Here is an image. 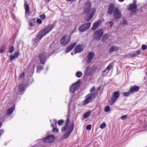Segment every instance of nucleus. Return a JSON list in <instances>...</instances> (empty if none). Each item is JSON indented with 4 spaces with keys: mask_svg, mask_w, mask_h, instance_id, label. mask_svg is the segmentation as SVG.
Masks as SVG:
<instances>
[{
    "mask_svg": "<svg viewBox=\"0 0 147 147\" xmlns=\"http://www.w3.org/2000/svg\"><path fill=\"white\" fill-rule=\"evenodd\" d=\"M69 118L67 116L65 125L64 127H62L61 129V131L62 132L65 131L69 129V130L66 131L63 136V138L64 139L67 138L74 130V122L73 121L70 125L69 126Z\"/></svg>",
    "mask_w": 147,
    "mask_h": 147,
    "instance_id": "1",
    "label": "nucleus"
},
{
    "mask_svg": "<svg viewBox=\"0 0 147 147\" xmlns=\"http://www.w3.org/2000/svg\"><path fill=\"white\" fill-rule=\"evenodd\" d=\"M140 89V87L136 85L131 86L128 91L124 93L123 95L126 97L128 96L130 94H134L135 92H138Z\"/></svg>",
    "mask_w": 147,
    "mask_h": 147,
    "instance_id": "2",
    "label": "nucleus"
},
{
    "mask_svg": "<svg viewBox=\"0 0 147 147\" xmlns=\"http://www.w3.org/2000/svg\"><path fill=\"white\" fill-rule=\"evenodd\" d=\"M86 98L83 101V105H85L88 104L92 102L95 98L96 96L95 93H90L88 94L86 96Z\"/></svg>",
    "mask_w": 147,
    "mask_h": 147,
    "instance_id": "3",
    "label": "nucleus"
},
{
    "mask_svg": "<svg viewBox=\"0 0 147 147\" xmlns=\"http://www.w3.org/2000/svg\"><path fill=\"white\" fill-rule=\"evenodd\" d=\"M55 139V136L53 134H51L50 136H47L45 138H43L40 140H42V142L44 143H51L54 142Z\"/></svg>",
    "mask_w": 147,
    "mask_h": 147,
    "instance_id": "4",
    "label": "nucleus"
},
{
    "mask_svg": "<svg viewBox=\"0 0 147 147\" xmlns=\"http://www.w3.org/2000/svg\"><path fill=\"white\" fill-rule=\"evenodd\" d=\"M88 13L86 15L84 20L86 22L89 21L93 17L95 13V8H92L90 12H87Z\"/></svg>",
    "mask_w": 147,
    "mask_h": 147,
    "instance_id": "5",
    "label": "nucleus"
},
{
    "mask_svg": "<svg viewBox=\"0 0 147 147\" xmlns=\"http://www.w3.org/2000/svg\"><path fill=\"white\" fill-rule=\"evenodd\" d=\"M91 24V23L88 22L82 25L79 28V31L81 32L85 31L90 28Z\"/></svg>",
    "mask_w": 147,
    "mask_h": 147,
    "instance_id": "6",
    "label": "nucleus"
},
{
    "mask_svg": "<svg viewBox=\"0 0 147 147\" xmlns=\"http://www.w3.org/2000/svg\"><path fill=\"white\" fill-rule=\"evenodd\" d=\"M91 7L90 1H86L84 4V13L89 12Z\"/></svg>",
    "mask_w": 147,
    "mask_h": 147,
    "instance_id": "7",
    "label": "nucleus"
},
{
    "mask_svg": "<svg viewBox=\"0 0 147 147\" xmlns=\"http://www.w3.org/2000/svg\"><path fill=\"white\" fill-rule=\"evenodd\" d=\"M39 59L40 63L44 64L47 59V56L45 52L40 53L39 55Z\"/></svg>",
    "mask_w": 147,
    "mask_h": 147,
    "instance_id": "8",
    "label": "nucleus"
},
{
    "mask_svg": "<svg viewBox=\"0 0 147 147\" xmlns=\"http://www.w3.org/2000/svg\"><path fill=\"white\" fill-rule=\"evenodd\" d=\"M120 94L118 91H115L114 92L113 96L110 98L111 101L112 105L115 103L117 98L119 97Z\"/></svg>",
    "mask_w": 147,
    "mask_h": 147,
    "instance_id": "9",
    "label": "nucleus"
},
{
    "mask_svg": "<svg viewBox=\"0 0 147 147\" xmlns=\"http://www.w3.org/2000/svg\"><path fill=\"white\" fill-rule=\"evenodd\" d=\"M113 14L114 18L116 19L120 18L121 16V13L117 7L115 8Z\"/></svg>",
    "mask_w": 147,
    "mask_h": 147,
    "instance_id": "10",
    "label": "nucleus"
},
{
    "mask_svg": "<svg viewBox=\"0 0 147 147\" xmlns=\"http://www.w3.org/2000/svg\"><path fill=\"white\" fill-rule=\"evenodd\" d=\"M116 8L115 4L112 3H110L108 9V13L110 15H112Z\"/></svg>",
    "mask_w": 147,
    "mask_h": 147,
    "instance_id": "11",
    "label": "nucleus"
},
{
    "mask_svg": "<svg viewBox=\"0 0 147 147\" xmlns=\"http://www.w3.org/2000/svg\"><path fill=\"white\" fill-rule=\"evenodd\" d=\"M71 37H62L60 41V43L62 45H66L69 42Z\"/></svg>",
    "mask_w": 147,
    "mask_h": 147,
    "instance_id": "12",
    "label": "nucleus"
},
{
    "mask_svg": "<svg viewBox=\"0 0 147 147\" xmlns=\"http://www.w3.org/2000/svg\"><path fill=\"white\" fill-rule=\"evenodd\" d=\"M84 50V49L82 48V46L81 45H77L74 48V51L75 54L77 53H80Z\"/></svg>",
    "mask_w": 147,
    "mask_h": 147,
    "instance_id": "13",
    "label": "nucleus"
},
{
    "mask_svg": "<svg viewBox=\"0 0 147 147\" xmlns=\"http://www.w3.org/2000/svg\"><path fill=\"white\" fill-rule=\"evenodd\" d=\"M94 54L92 52H90L88 54L87 56L88 58L87 63L88 64H89L91 62L94 57Z\"/></svg>",
    "mask_w": 147,
    "mask_h": 147,
    "instance_id": "14",
    "label": "nucleus"
},
{
    "mask_svg": "<svg viewBox=\"0 0 147 147\" xmlns=\"http://www.w3.org/2000/svg\"><path fill=\"white\" fill-rule=\"evenodd\" d=\"M55 22H54L52 24H50L45 26L44 28L47 33H48L53 29V27L55 25Z\"/></svg>",
    "mask_w": 147,
    "mask_h": 147,
    "instance_id": "15",
    "label": "nucleus"
},
{
    "mask_svg": "<svg viewBox=\"0 0 147 147\" xmlns=\"http://www.w3.org/2000/svg\"><path fill=\"white\" fill-rule=\"evenodd\" d=\"M25 84H21L19 86L18 88L19 93L20 95L22 94L24 92L26 89Z\"/></svg>",
    "mask_w": 147,
    "mask_h": 147,
    "instance_id": "16",
    "label": "nucleus"
},
{
    "mask_svg": "<svg viewBox=\"0 0 147 147\" xmlns=\"http://www.w3.org/2000/svg\"><path fill=\"white\" fill-rule=\"evenodd\" d=\"M102 23V21L100 20H98L94 23L92 29L94 30L97 29L98 26H100V24Z\"/></svg>",
    "mask_w": 147,
    "mask_h": 147,
    "instance_id": "17",
    "label": "nucleus"
},
{
    "mask_svg": "<svg viewBox=\"0 0 147 147\" xmlns=\"http://www.w3.org/2000/svg\"><path fill=\"white\" fill-rule=\"evenodd\" d=\"M15 107H11L7 111L6 113L5 114H4L3 116V117L5 118L7 116H9L12 113L13 111L15 109Z\"/></svg>",
    "mask_w": 147,
    "mask_h": 147,
    "instance_id": "18",
    "label": "nucleus"
},
{
    "mask_svg": "<svg viewBox=\"0 0 147 147\" xmlns=\"http://www.w3.org/2000/svg\"><path fill=\"white\" fill-rule=\"evenodd\" d=\"M103 33V30L102 29H98L94 32L95 37H101Z\"/></svg>",
    "mask_w": 147,
    "mask_h": 147,
    "instance_id": "19",
    "label": "nucleus"
},
{
    "mask_svg": "<svg viewBox=\"0 0 147 147\" xmlns=\"http://www.w3.org/2000/svg\"><path fill=\"white\" fill-rule=\"evenodd\" d=\"M137 7V5L130 4L128 8V9L132 12H135L136 11Z\"/></svg>",
    "mask_w": 147,
    "mask_h": 147,
    "instance_id": "20",
    "label": "nucleus"
},
{
    "mask_svg": "<svg viewBox=\"0 0 147 147\" xmlns=\"http://www.w3.org/2000/svg\"><path fill=\"white\" fill-rule=\"evenodd\" d=\"M53 44H51L50 47L49 48V52L48 54L49 55H50L53 53H54L56 49L55 47H51L52 46Z\"/></svg>",
    "mask_w": 147,
    "mask_h": 147,
    "instance_id": "21",
    "label": "nucleus"
},
{
    "mask_svg": "<svg viewBox=\"0 0 147 147\" xmlns=\"http://www.w3.org/2000/svg\"><path fill=\"white\" fill-rule=\"evenodd\" d=\"M77 44V42H74L71 45H70L66 49L65 52L67 53H68L70 52L71 50H72L75 47Z\"/></svg>",
    "mask_w": 147,
    "mask_h": 147,
    "instance_id": "22",
    "label": "nucleus"
},
{
    "mask_svg": "<svg viewBox=\"0 0 147 147\" xmlns=\"http://www.w3.org/2000/svg\"><path fill=\"white\" fill-rule=\"evenodd\" d=\"M47 33V32L45 31L44 29L40 31L38 33V35H37L36 37H44L45 36Z\"/></svg>",
    "mask_w": 147,
    "mask_h": 147,
    "instance_id": "23",
    "label": "nucleus"
},
{
    "mask_svg": "<svg viewBox=\"0 0 147 147\" xmlns=\"http://www.w3.org/2000/svg\"><path fill=\"white\" fill-rule=\"evenodd\" d=\"M19 55V54L18 51L16 52L13 55H11L9 57L10 61H11L13 60L14 59L17 58L18 57Z\"/></svg>",
    "mask_w": 147,
    "mask_h": 147,
    "instance_id": "24",
    "label": "nucleus"
},
{
    "mask_svg": "<svg viewBox=\"0 0 147 147\" xmlns=\"http://www.w3.org/2000/svg\"><path fill=\"white\" fill-rule=\"evenodd\" d=\"M119 49V47L118 46H112L111 47L109 50V52H112L114 51H117Z\"/></svg>",
    "mask_w": 147,
    "mask_h": 147,
    "instance_id": "25",
    "label": "nucleus"
},
{
    "mask_svg": "<svg viewBox=\"0 0 147 147\" xmlns=\"http://www.w3.org/2000/svg\"><path fill=\"white\" fill-rule=\"evenodd\" d=\"M24 7L25 10V14L28 13L29 11V6L27 4V2L26 1H24Z\"/></svg>",
    "mask_w": 147,
    "mask_h": 147,
    "instance_id": "26",
    "label": "nucleus"
},
{
    "mask_svg": "<svg viewBox=\"0 0 147 147\" xmlns=\"http://www.w3.org/2000/svg\"><path fill=\"white\" fill-rule=\"evenodd\" d=\"M81 82L80 79L78 80L77 82L72 84V86H74L75 87L77 88L80 85Z\"/></svg>",
    "mask_w": 147,
    "mask_h": 147,
    "instance_id": "27",
    "label": "nucleus"
},
{
    "mask_svg": "<svg viewBox=\"0 0 147 147\" xmlns=\"http://www.w3.org/2000/svg\"><path fill=\"white\" fill-rule=\"evenodd\" d=\"M77 88H76L74 86H72V85H71L70 86V90L69 91L70 92L74 94V93L75 92Z\"/></svg>",
    "mask_w": 147,
    "mask_h": 147,
    "instance_id": "28",
    "label": "nucleus"
},
{
    "mask_svg": "<svg viewBox=\"0 0 147 147\" xmlns=\"http://www.w3.org/2000/svg\"><path fill=\"white\" fill-rule=\"evenodd\" d=\"M6 49V46L5 44H3L1 46L0 49V53H3V52L5 51Z\"/></svg>",
    "mask_w": 147,
    "mask_h": 147,
    "instance_id": "29",
    "label": "nucleus"
},
{
    "mask_svg": "<svg viewBox=\"0 0 147 147\" xmlns=\"http://www.w3.org/2000/svg\"><path fill=\"white\" fill-rule=\"evenodd\" d=\"M44 66L42 65H39L37 67L36 72L38 73L41 71L43 69Z\"/></svg>",
    "mask_w": 147,
    "mask_h": 147,
    "instance_id": "30",
    "label": "nucleus"
},
{
    "mask_svg": "<svg viewBox=\"0 0 147 147\" xmlns=\"http://www.w3.org/2000/svg\"><path fill=\"white\" fill-rule=\"evenodd\" d=\"M91 111L90 110H88L87 112L85 113L84 115L83 116L84 118H88L90 115Z\"/></svg>",
    "mask_w": 147,
    "mask_h": 147,
    "instance_id": "31",
    "label": "nucleus"
},
{
    "mask_svg": "<svg viewBox=\"0 0 147 147\" xmlns=\"http://www.w3.org/2000/svg\"><path fill=\"white\" fill-rule=\"evenodd\" d=\"M140 54V51L139 50H138L136 51H134L132 55L131 56V57H135L136 56Z\"/></svg>",
    "mask_w": 147,
    "mask_h": 147,
    "instance_id": "32",
    "label": "nucleus"
},
{
    "mask_svg": "<svg viewBox=\"0 0 147 147\" xmlns=\"http://www.w3.org/2000/svg\"><path fill=\"white\" fill-rule=\"evenodd\" d=\"M42 37H35L34 39H33V41L36 43H38Z\"/></svg>",
    "mask_w": 147,
    "mask_h": 147,
    "instance_id": "33",
    "label": "nucleus"
},
{
    "mask_svg": "<svg viewBox=\"0 0 147 147\" xmlns=\"http://www.w3.org/2000/svg\"><path fill=\"white\" fill-rule=\"evenodd\" d=\"M90 68L89 66H87L86 69L85 71V73L84 74V76H85V75H86V76H88L89 75V73H88V71H90Z\"/></svg>",
    "mask_w": 147,
    "mask_h": 147,
    "instance_id": "34",
    "label": "nucleus"
},
{
    "mask_svg": "<svg viewBox=\"0 0 147 147\" xmlns=\"http://www.w3.org/2000/svg\"><path fill=\"white\" fill-rule=\"evenodd\" d=\"M82 75V73L81 71H78L76 73V76L78 78H80Z\"/></svg>",
    "mask_w": 147,
    "mask_h": 147,
    "instance_id": "35",
    "label": "nucleus"
},
{
    "mask_svg": "<svg viewBox=\"0 0 147 147\" xmlns=\"http://www.w3.org/2000/svg\"><path fill=\"white\" fill-rule=\"evenodd\" d=\"M113 67L112 64L111 63H110L109 65L106 68V69L110 71V70Z\"/></svg>",
    "mask_w": 147,
    "mask_h": 147,
    "instance_id": "36",
    "label": "nucleus"
},
{
    "mask_svg": "<svg viewBox=\"0 0 147 147\" xmlns=\"http://www.w3.org/2000/svg\"><path fill=\"white\" fill-rule=\"evenodd\" d=\"M14 49V47L13 46H11L9 48V52L10 53H12Z\"/></svg>",
    "mask_w": 147,
    "mask_h": 147,
    "instance_id": "37",
    "label": "nucleus"
},
{
    "mask_svg": "<svg viewBox=\"0 0 147 147\" xmlns=\"http://www.w3.org/2000/svg\"><path fill=\"white\" fill-rule=\"evenodd\" d=\"M34 69H31L30 70V72H29L30 74L29 75V77H31L32 76L33 73H34Z\"/></svg>",
    "mask_w": 147,
    "mask_h": 147,
    "instance_id": "38",
    "label": "nucleus"
},
{
    "mask_svg": "<svg viewBox=\"0 0 147 147\" xmlns=\"http://www.w3.org/2000/svg\"><path fill=\"white\" fill-rule=\"evenodd\" d=\"M106 126V124L105 122H104L101 124L100 125V127L102 129H103Z\"/></svg>",
    "mask_w": 147,
    "mask_h": 147,
    "instance_id": "39",
    "label": "nucleus"
},
{
    "mask_svg": "<svg viewBox=\"0 0 147 147\" xmlns=\"http://www.w3.org/2000/svg\"><path fill=\"white\" fill-rule=\"evenodd\" d=\"M104 111L106 112H108L110 111V107L108 106H107L105 107Z\"/></svg>",
    "mask_w": 147,
    "mask_h": 147,
    "instance_id": "40",
    "label": "nucleus"
},
{
    "mask_svg": "<svg viewBox=\"0 0 147 147\" xmlns=\"http://www.w3.org/2000/svg\"><path fill=\"white\" fill-rule=\"evenodd\" d=\"M92 125L91 124L87 125L86 127V129L88 130H90L91 129Z\"/></svg>",
    "mask_w": 147,
    "mask_h": 147,
    "instance_id": "41",
    "label": "nucleus"
},
{
    "mask_svg": "<svg viewBox=\"0 0 147 147\" xmlns=\"http://www.w3.org/2000/svg\"><path fill=\"white\" fill-rule=\"evenodd\" d=\"M40 17L42 20H44L46 18V16L45 14H42L40 16Z\"/></svg>",
    "mask_w": 147,
    "mask_h": 147,
    "instance_id": "42",
    "label": "nucleus"
},
{
    "mask_svg": "<svg viewBox=\"0 0 147 147\" xmlns=\"http://www.w3.org/2000/svg\"><path fill=\"white\" fill-rule=\"evenodd\" d=\"M64 121L63 119H61L58 121L57 123L58 125H60L63 123Z\"/></svg>",
    "mask_w": 147,
    "mask_h": 147,
    "instance_id": "43",
    "label": "nucleus"
},
{
    "mask_svg": "<svg viewBox=\"0 0 147 147\" xmlns=\"http://www.w3.org/2000/svg\"><path fill=\"white\" fill-rule=\"evenodd\" d=\"M147 48V47L146 45H143L142 46V49L143 50H145Z\"/></svg>",
    "mask_w": 147,
    "mask_h": 147,
    "instance_id": "44",
    "label": "nucleus"
},
{
    "mask_svg": "<svg viewBox=\"0 0 147 147\" xmlns=\"http://www.w3.org/2000/svg\"><path fill=\"white\" fill-rule=\"evenodd\" d=\"M52 131L53 132H55L56 131L57 133H58L59 132L58 129L57 128H56L55 127H53L52 129Z\"/></svg>",
    "mask_w": 147,
    "mask_h": 147,
    "instance_id": "45",
    "label": "nucleus"
},
{
    "mask_svg": "<svg viewBox=\"0 0 147 147\" xmlns=\"http://www.w3.org/2000/svg\"><path fill=\"white\" fill-rule=\"evenodd\" d=\"M37 22L38 24H41L42 23V21L40 19L38 18L37 20Z\"/></svg>",
    "mask_w": 147,
    "mask_h": 147,
    "instance_id": "46",
    "label": "nucleus"
},
{
    "mask_svg": "<svg viewBox=\"0 0 147 147\" xmlns=\"http://www.w3.org/2000/svg\"><path fill=\"white\" fill-rule=\"evenodd\" d=\"M127 117V115H123L120 118L122 120H124Z\"/></svg>",
    "mask_w": 147,
    "mask_h": 147,
    "instance_id": "47",
    "label": "nucleus"
},
{
    "mask_svg": "<svg viewBox=\"0 0 147 147\" xmlns=\"http://www.w3.org/2000/svg\"><path fill=\"white\" fill-rule=\"evenodd\" d=\"M25 76V73L24 72H23L22 73V74H20V76L21 78H23Z\"/></svg>",
    "mask_w": 147,
    "mask_h": 147,
    "instance_id": "48",
    "label": "nucleus"
},
{
    "mask_svg": "<svg viewBox=\"0 0 147 147\" xmlns=\"http://www.w3.org/2000/svg\"><path fill=\"white\" fill-rule=\"evenodd\" d=\"M95 87L94 86H93L92 88H91L90 90V92H92L95 90Z\"/></svg>",
    "mask_w": 147,
    "mask_h": 147,
    "instance_id": "49",
    "label": "nucleus"
},
{
    "mask_svg": "<svg viewBox=\"0 0 147 147\" xmlns=\"http://www.w3.org/2000/svg\"><path fill=\"white\" fill-rule=\"evenodd\" d=\"M92 69L94 71H96L97 69V67L96 66H94L92 67Z\"/></svg>",
    "mask_w": 147,
    "mask_h": 147,
    "instance_id": "50",
    "label": "nucleus"
},
{
    "mask_svg": "<svg viewBox=\"0 0 147 147\" xmlns=\"http://www.w3.org/2000/svg\"><path fill=\"white\" fill-rule=\"evenodd\" d=\"M122 23L123 25H126L127 24V21L125 20H123L122 22Z\"/></svg>",
    "mask_w": 147,
    "mask_h": 147,
    "instance_id": "51",
    "label": "nucleus"
},
{
    "mask_svg": "<svg viewBox=\"0 0 147 147\" xmlns=\"http://www.w3.org/2000/svg\"><path fill=\"white\" fill-rule=\"evenodd\" d=\"M4 132V131L3 129H0V136H1L2 134Z\"/></svg>",
    "mask_w": 147,
    "mask_h": 147,
    "instance_id": "52",
    "label": "nucleus"
},
{
    "mask_svg": "<svg viewBox=\"0 0 147 147\" xmlns=\"http://www.w3.org/2000/svg\"><path fill=\"white\" fill-rule=\"evenodd\" d=\"M29 24L30 26H33V23L32 22H31V21H29Z\"/></svg>",
    "mask_w": 147,
    "mask_h": 147,
    "instance_id": "53",
    "label": "nucleus"
},
{
    "mask_svg": "<svg viewBox=\"0 0 147 147\" xmlns=\"http://www.w3.org/2000/svg\"><path fill=\"white\" fill-rule=\"evenodd\" d=\"M137 3V1L136 0H134L133 1V3H131V4H134V5H136V3Z\"/></svg>",
    "mask_w": 147,
    "mask_h": 147,
    "instance_id": "54",
    "label": "nucleus"
},
{
    "mask_svg": "<svg viewBox=\"0 0 147 147\" xmlns=\"http://www.w3.org/2000/svg\"><path fill=\"white\" fill-rule=\"evenodd\" d=\"M101 37H94L95 39L98 41L99 40Z\"/></svg>",
    "mask_w": 147,
    "mask_h": 147,
    "instance_id": "55",
    "label": "nucleus"
},
{
    "mask_svg": "<svg viewBox=\"0 0 147 147\" xmlns=\"http://www.w3.org/2000/svg\"><path fill=\"white\" fill-rule=\"evenodd\" d=\"M51 1V0H45V2L46 3H48Z\"/></svg>",
    "mask_w": 147,
    "mask_h": 147,
    "instance_id": "56",
    "label": "nucleus"
},
{
    "mask_svg": "<svg viewBox=\"0 0 147 147\" xmlns=\"http://www.w3.org/2000/svg\"><path fill=\"white\" fill-rule=\"evenodd\" d=\"M35 20V18H33L30 19V20L29 21H31V22H32V21H34Z\"/></svg>",
    "mask_w": 147,
    "mask_h": 147,
    "instance_id": "57",
    "label": "nucleus"
},
{
    "mask_svg": "<svg viewBox=\"0 0 147 147\" xmlns=\"http://www.w3.org/2000/svg\"><path fill=\"white\" fill-rule=\"evenodd\" d=\"M88 73H89V75H92L93 74V73L92 71L89 72Z\"/></svg>",
    "mask_w": 147,
    "mask_h": 147,
    "instance_id": "58",
    "label": "nucleus"
},
{
    "mask_svg": "<svg viewBox=\"0 0 147 147\" xmlns=\"http://www.w3.org/2000/svg\"><path fill=\"white\" fill-rule=\"evenodd\" d=\"M102 86H100L98 87L97 88V91H99L100 90L101 87Z\"/></svg>",
    "mask_w": 147,
    "mask_h": 147,
    "instance_id": "59",
    "label": "nucleus"
},
{
    "mask_svg": "<svg viewBox=\"0 0 147 147\" xmlns=\"http://www.w3.org/2000/svg\"><path fill=\"white\" fill-rule=\"evenodd\" d=\"M108 37H102V40H105L106 39H108Z\"/></svg>",
    "mask_w": 147,
    "mask_h": 147,
    "instance_id": "60",
    "label": "nucleus"
},
{
    "mask_svg": "<svg viewBox=\"0 0 147 147\" xmlns=\"http://www.w3.org/2000/svg\"><path fill=\"white\" fill-rule=\"evenodd\" d=\"M35 67V65H33L32 66V69H34V68Z\"/></svg>",
    "mask_w": 147,
    "mask_h": 147,
    "instance_id": "61",
    "label": "nucleus"
},
{
    "mask_svg": "<svg viewBox=\"0 0 147 147\" xmlns=\"http://www.w3.org/2000/svg\"><path fill=\"white\" fill-rule=\"evenodd\" d=\"M54 121L55 122V123L53 124L54 125H56L57 124V121L55 119H54Z\"/></svg>",
    "mask_w": 147,
    "mask_h": 147,
    "instance_id": "62",
    "label": "nucleus"
},
{
    "mask_svg": "<svg viewBox=\"0 0 147 147\" xmlns=\"http://www.w3.org/2000/svg\"><path fill=\"white\" fill-rule=\"evenodd\" d=\"M47 136H50V135H49V131H48L47 132Z\"/></svg>",
    "mask_w": 147,
    "mask_h": 147,
    "instance_id": "63",
    "label": "nucleus"
},
{
    "mask_svg": "<svg viewBox=\"0 0 147 147\" xmlns=\"http://www.w3.org/2000/svg\"><path fill=\"white\" fill-rule=\"evenodd\" d=\"M118 1L119 2H123V1H124V0H118Z\"/></svg>",
    "mask_w": 147,
    "mask_h": 147,
    "instance_id": "64",
    "label": "nucleus"
}]
</instances>
